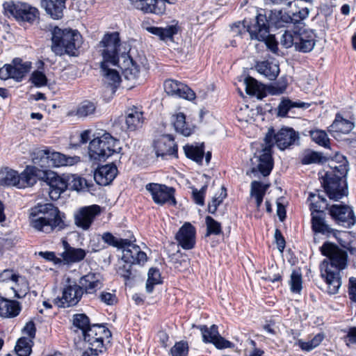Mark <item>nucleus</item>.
I'll return each mask as SVG.
<instances>
[{
    "mask_svg": "<svg viewBox=\"0 0 356 356\" xmlns=\"http://www.w3.org/2000/svg\"><path fill=\"white\" fill-rule=\"evenodd\" d=\"M119 33L114 31L106 33L99 42L100 54L102 57L101 66L105 68L106 63L118 67L124 78L135 80L139 76V67L126 52L120 53Z\"/></svg>",
    "mask_w": 356,
    "mask_h": 356,
    "instance_id": "f257e3e1",
    "label": "nucleus"
},
{
    "mask_svg": "<svg viewBox=\"0 0 356 356\" xmlns=\"http://www.w3.org/2000/svg\"><path fill=\"white\" fill-rule=\"evenodd\" d=\"M298 138V134L292 128H282L277 134H274L273 129H269L265 137V147L251 159L252 172H259L264 177L269 175L273 168L271 154L273 142L279 149L284 150L293 145Z\"/></svg>",
    "mask_w": 356,
    "mask_h": 356,
    "instance_id": "f03ea898",
    "label": "nucleus"
},
{
    "mask_svg": "<svg viewBox=\"0 0 356 356\" xmlns=\"http://www.w3.org/2000/svg\"><path fill=\"white\" fill-rule=\"evenodd\" d=\"M320 250L327 258L321 265V276L327 284V293L336 294L341 285L340 270L347 265V252L330 242L324 243Z\"/></svg>",
    "mask_w": 356,
    "mask_h": 356,
    "instance_id": "7ed1b4c3",
    "label": "nucleus"
},
{
    "mask_svg": "<svg viewBox=\"0 0 356 356\" xmlns=\"http://www.w3.org/2000/svg\"><path fill=\"white\" fill-rule=\"evenodd\" d=\"M65 214L51 203L38 204L31 208L29 214L30 225L38 232L49 234L63 229Z\"/></svg>",
    "mask_w": 356,
    "mask_h": 356,
    "instance_id": "20e7f679",
    "label": "nucleus"
},
{
    "mask_svg": "<svg viewBox=\"0 0 356 356\" xmlns=\"http://www.w3.org/2000/svg\"><path fill=\"white\" fill-rule=\"evenodd\" d=\"M82 43V37L76 30L55 27L52 31L51 50L56 56H76Z\"/></svg>",
    "mask_w": 356,
    "mask_h": 356,
    "instance_id": "39448f33",
    "label": "nucleus"
},
{
    "mask_svg": "<svg viewBox=\"0 0 356 356\" xmlns=\"http://www.w3.org/2000/svg\"><path fill=\"white\" fill-rule=\"evenodd\" d=\"M247 31L251 40L264 42L268 49L277 53V42L270 34L269 22L265 15L258 14L252 21H248Z\"/></svg>",
    "mask_w": 356,
    "mask_h": 356,
    "instance_id": "423d86ee",
    "label": "nucleus"
},
{
    "mask_svg": "<svg viewBox=\"0 0 356 356\" xmlns=\"http://www.w3.org/2000/svg\"><path fill=\"white\" fill-rule=\"evenodd\" d=\"M118 145V140L110 134L104 133L90 141L88 147L89 156L94 160L104 161L117 152Z\"/></svg>",
    "mask_w": 356,
    "mask_h": 356,
    "instance_id": "0eeeda50",
    "label": "nucleus"
},
{
    "mask_svg": "<svg viewBox=\"0 0 356 356\" xmlns=\"http://www.w3.org/2000/svg\"><path fill=\"white\" fill-rule=\"evenodd\" d=\"M36 166L27 165L21 173L11 169H5L0 173V185L6 186H16L24 188L35 184V173Z\"/></svg>",
    "mask_w": 356,
    "mask_h": 356,
    "instance_id": "6e6552de",
    "label": "nucleus"
},
{
    "mask_svg": "<svg viewBox=\"0 0 356 356\" xmlns=\"http://www.w3.org/2000/svg\"><path fill=\"white\" fill-rule=\"evenodd\" d=\"M35 184L38 179L42 180L49 186V195L51 200H57L61 193L67 188L66 177H60L55 172L48 170H39L36 167L35 173Z\"/></svg>",
    "mask_w": 356,
    "mask_h": 356,
    "instance_id": "1a4fd4ad",
    "label": "nucleus"
},
{
    "mask_svg": "<svg viewBox=\"0 0 356 356\" xmlns=\"http://www.w3.org/2000/svg\"><path fill=\"white\" fill-rule=\"evenodd\" d=\"M4 13L8 17H13L17 21L32 23L38 15L36 8L19 1H8L3 3Z\"/></svg>",
    "mask_w": 356,
    "mask_h": 356,
    "instance_id": "9d476101",
    "label": "nucleus"
},
{
    "mask_svg": "<svg viewBox=\"0 0 356 356\" xmlns=\"http://www.w3.org/2000/svg\"><path fill=\"white\" fill-rule=\"evenodd\" d=\"M83 334V339L88 343L91 354L97 355L104 349V340L108 339L111 333L105 326L99 324H93Z\"/></svg>",
    "mask_w": 356,
    "mask_h": 356,
    "instance_id": "9b49d317",
    "label": "nucleus"
},
{
    "mask_svg": "<svg viewBox=\"0 0 356 356\" xmlns=\"http://www.w3.org/2000/svg\"><path fill=\"white\" fill-rule=\"evenodd\" d=\"M145 188L152 195L154 202L159 205L169 204L175 206L177 201L175 197V189L163 184L156 183L147 184Z\"/></svg>",
    "mask_w": 356,
    "mask_h": 356,
    "instance_id": "f8f14e48",
    "label": "nucleus"
},
{
    "mask_svg": "<svg viewBox=\"0 0 356 356\" xmlns=\"http://www.w3.org/2000/svg\"><path fill=\"white\" fill-rule=\"evenodd\" d=\"M101 211L102 209L97 204L79 208L74 213L75 225L84 231L89 229L96 217L101 213Z\"/></svg>",
    "mask_w": 356,
    "mask_h": 356,
    "instance_id": "ddd939ff",
    "label": "nucleus"
},
{
    "mask_svg": "<svg viewBox=\"0 0 356 356\" xmlns=\"http://www.w3.org/2000/svg\"><path fill=\"white\" fill-rule=\"evenodd\" d=\"M322 184L327 195L331 200L337 201L346 195V184L343 178L325 172Z\"/></svg>",
    "mask_w": 356,
    "mask_h": 356,
    "instance_id": "4468645a",
    "label": "nucleus"
},
{
    "mask_svg": "<svg viewBox=\"0 0 356 356\" xmlns=\"http://www.w3.org/2000/svg\"><path fill=\"white\" fill-rule=\"evenodd\" d=\"M329 212L332 218L340 225L350 227L356 223V216L353 209L346 204H333Z\"/></svg>",
    "mask_w": 356,
    "mask_h": 356,
    "instance_id": "2eb2a0df",
    "label": "nucleus"
},
{
    "mask_svg": "<svg viewBox=\"0 0 356 356\" xmlns=\"http://www.w3.org/2000/svg\"><path fill=\"white\" fill-rule=\"evenodd\" d=\"M82 291L76 283L66 285L63 290L62 297L54 299V303L59 307H70L76 305L83 296Z\"/></svg>",
    "mask_w": 356,
    "mask_h": 356,
    "instance_id": "dca6fc26",
    "label": "nucleus"
},
{
    "mask_svg": "<svg viewBox=\"0 0 356 356\" xmlns=\"http://www.w3.org/2000/svg\"><path fill=\"white\" fill-rule=\"evenodd\" d=\"M198 328L202 333V340L204 343H211L218 349H224L233 346L232 342L225 339L219 334L218 327L216 325H212L209 327L207 325H200Z\"/></svg>",
    "mask_w": 356,
    "mask_h": 356,
    "instance_id": "f3484780",
    "label": "nucleus"
},
{
    "mask_svg": "<svg viewBox=\"0 0 356 356\" xmlns=\"http://www.w3.org/2000/svg\"><path fill=\"white\" fill-rule=\"evenodd\" d=\"M154 149L156 156L163 159L169 156H177V146L170 135L161 136L154 142Z\"/></svg>",
    "mask_w": 356,
    "mask_h": 356,
    "instance_id": "a211bd4d",
    "label": "nucleus"
},
{
    "mask_svg": "<svg viewBox=\"0 0 356 356\" xmlns=\"http://www.w3.org/2000/svg\"><path fill=\"white\" fill-rule=\"evenodd\" d=\"M175 239L184 250H191L196 243V229L190 222H185L179 229Z\"/></svg>",
    "mask_w": 356,
    "mask_h": 356,
    "instance_id": "6ab92c4d",
    "label": "nucleus"
},
{
    "mask_svg": "<svg viewBox=\"0 0 356 356\" xmlns=\"http://www.w3.org/2000/svg\"><path fill=\"white\" fill-rule=\"evenodd\" d=\"M165 92L171 96L178 97L188 100L195 99L194 92L183 83L176 80L168 79L164 82Z\"/></svg>",
    "mask_w": 356,
    "mask_h": 356,
    "instance_id": "aec40b11",
    "label": "nucleus"
},
{
    "mask_svg": "<svg viewBox=\"0 0 356 356\" xmlns=\"http://www.w3.org/2000/svg\"><path fill=\"white\" fill-rule=\"evenodd\" d=\"M78 286L83 294H95L103 287L102 277L99 273H88L83 275L79 280Z\"/></svg>",
    "mask_w": 356,
    "mask_h": 356,
    "instance_id": "412c9836",
    "label": "nucleus"
},
{
    "mask_svg": "<svg viewBox=\"0 0 356 356\" xmlns=\"http://www.w3.org/2000/svg\"><path fill=\"white\" fill-rule=\"evenodd\" d=\"M122 250L124 259L131 261L132 264L136 266H142L147 260L146 253L142 251L138 245L134 244L129 239Z\"/></svg>",
    "mask_w": 356,
    "mask_h": 356,
    "instance_id": "4be33fe9",
    "label": "nucleus"
},
{
    "mask_svg": "<svg viewBox=\"0 0 356 356\" xmlns=\"http://www.w3.org/2000/svg\"><path fill=\"white\" fill-rule=\"evenodd\" d=\"M316 35L313 30L303 29L298 31L295 49L302 53H308L313 50L316 44Z\"/></svg>",
    "mask_w": 356,
    "mask_h": 356,
    "instance_id": "5701e85b",
    "label": "nucleus"
},
{
    "mask_svg": "<svg viewBox=\"0 0 356 356\" xmlns=\"http://www.w3.org/2000/svg\"><path fill=\"white\" fill-rule=\"evenodd\" d=\"M131 4L144 13L161 15L165 11L163 0H129Z\"/></svg>",
    "mask_w": 356,
    "mask_h": 356,
    "instance_id": "b1692460",
    "label": "nucleus"
},
{
    "mask_svg": "<svg viewBox=\"0 0 356 356\" xmlns=\"http://www.w3.org/2000/svg\"><path fill=\"white\" fill-rule=\"evenodd\" d=\"M118 169L115 164H106L99 166L95 172L94 179L101 186L109 184L116 177Z\"/></svg>",
    "mask_w": 356,
    "mask_h": 356,
    "instance_id": "393cba45",
    "label": "nucleus"
},
{
    "mask_svg": "<svg viewBox=\"0 0 356 356\" xmlns=\"http://www.w3.org/2000/svg\"><path fill=\"white\" fill-rule=\"evenodd\" d=\"M312 227L316 234H321L329 237L330 236H336L337 231L331 228L325 220L324 213L317 212L312 216Z\"/></svg>",
    "mask_w": 356,
    "mask_h": 356,
    "instance_id": "a878e982",
    "label": "nucleus"
},
{
    "mask_svg": "<svg viewBox=\"0 0 356 356\" xmlns=\"http://www.w3.org/2000/svg\"><path fill=\"white\" fill-rule=\"evenodd\" d=\"M146 30L159 38L163 41H172L173 37L178 33L179 26L177 23L172 24L164 28L156 26H147Z\"/></svg>",
    "mask_w": 356,
    "mask_h": 356,
    "instance_id": "bb28decb",
    "label": "nucleus"
},
{
    "mask_svg": "<svg viewBox=\"0 0 356 356\" xmlns=\"http://www.w3.org/2000/svg\"><path fill=\"white\" fill-rule=\"evenodd\" d=\"M143 123V112L137 107L129 108L126 111L125 124L129 131L140 128Z\"/></svg>",
    "mask_w": 356,
    "mask_h": 356,
    "instance_id": "cd10ccee",
    "label": "nucleus"
},
{
    "mask_svg": "<svg viewBox=\"0 0 356 356\" xmlns=\"http://www.w3.org/2000/svg\"><path fill=\"white\" fill-rule=\"evenodd\" d=\"M348 161L345 156L341 154H337L335 159L331 160L329 163L331 170L326 172L332 173L334 177L343 178L348 173Z\"/></svg>",
    "mask_w": 356,
    "mask_h": 356,
    "instance_id": "c85d7f7f",
    "label": "nucleus"
},
{
    "mask_svg": "<svg viewBox=\"0 0 356 356\" xmlns=\"http://www.w3.org/2000/svg\"><path fill=\"white\" fill-rule=\"evenodd\" d=\"M80 161L79 156H67L57 152L50 151L49 168L73 165Z\"/></svg>",
    "mask_w": 356,
    "mask_h": 356,
    "instance_id": "c756f323",
    "label": "nucleus"
},
{
    "mask_svg": "<svg viewBox=\"0 0 356 356\" xmlns=\"http://www.w3.org/2000/svg\"><path fill=\"white\" fill-rule=\"evenodd\" d=\"M66 0H43L42 3L45 11L53 19H59L63 16Z\"/></svg>",
    "mask_w": 356,
    "mask_h": 356,
    "instance_id": "7c9ffc66",
    "label": "nucleus"
},
{
    "mask_svg": "<svg viewBox=\"0 0 356 356\" xmlns=\"http://www.w3.org/2000/svg\"><path fill=\"white\" fill-rule=\"evenodd\" d=\"M354 128V124L346 119L343 118L340 114H337L332 124L330 126L329 131L336 137L339 134H346Z\"/></svg>",
    "mask_w": 356,
    "mask_h": 356,
    "instance_id": "2f4dec72",
    "label": "nucleus"
},
{
    "mask_svg": "<svg viewBox=\"0 0 356 356\" xmlns=\"http://www.w3.org/2000/svg\"><path fill=\"white\" fill-rule=\"evenodd\" d=\"M136 265L132 264L130 261H127L122 256L118 261L116 267L117 273L123 277L125 281L134 280L138 275V271L135 268Z\"/></svg>",
    "mask_w": 356,
    "mask_h": 356,
    "instance_id": "473e14b6",
    "label": "nucleus"
},
{
    "mask_svg": "<svg viewBox=\"0 0 356 356\" xmlns=\"http://www.w3.org/2000/svg\"><path fill=\"white\" fill-rule=\"evenodd\" d=\"M255 68L259 74L269 80H275L280 73L279 65L268 60L258 62Z\"/></svg>",
    "mask_w": 356,
    "mask_h": 356,
    "instance_id": "72a5a7b5",
    "label": "nucleus"
},
{
    "mask_svg": "<svg viewBox=\"0 0 356 356\" xmlns=\"http://www.w3.org/2000/svg\"><path fill=\"white\" fill-rule=\"evenodd\" d=\"M63 246L65 250L61 256L67 263L79 262L85 258L86 254L84 250L72 248L65 241L63 242Z\"/></svg>",
    "mask_w": 356,
    "mask_h": 356,
    "instance_id": "f704fd0d",
    "label": "nucleus"
},
{
    "mask_svg": "<svg viewBox=\"0 0 356 356\" xmlns=\"http://www.w3.org/2000/svg\"><path fill=\"white\" fill-rule=\"evenodd\" d=\"M307 202L309 204L312 216H313V213H316L317 212L324 213V211L327 209L328 204L327 200L318 192L317 193H311L307 199Z\"/></svg>",
    "mask_w": 356,
    "mask_h": 356,
    "instance_id": "c9c22d12",
    "label": "nucleus"
},
{
    "mask_svg": "<svg viewBox=\"0 0 356 356\" xmlns=\"http://www.w3.org/2000/svg\"><path fill=\"white\" fill-rule=\"evenodd\" d=\"M21 310L19 303L15 300L2 299L0 300V316L12 318L17 316Z\"/></svg>",
    "mask_w": 356,
    "mask_h": 356,
    "instance_id": "e433bc0d",
    "label": "nucleus"
},
{
    "mask_svg": "<svg viewBox=\"0 0 356 356\" xmlns=\"http://www.w3.org/2000/svg\"><path fill=\"white\" fill-rule=\"evenodd\" d=\"M13 79L17 81H21L26 74L30 70L31 64L30 62H23L21 58H14L12 62Z\"/></svg>",
    "mask_w": 356,
    "mask_h": 356,
    "instance_id": "4c0bfd02",
    "label": "nucleus"
},
{
    "mask_svg": "<svg viewBox=\"0 0 356 356\" xmlns=\"http://www.w3.org/2000/svg\"><path fill=\"white\" fill-rule=\"evenodd\" d=\"M110 66L112 65L110 63H106L105 68H103L101 65L100 68L102 72L105 83L109 85L112 88L113 92H115V89L120 86L121 78L119 72L116 70L109 68Z\"/></svg>",
    "mask_w": 356,
    "mask_h": 356,
    "instance_id": "58836bf2",
    "label": "nucleus"
},
{
    "mask_svg": "<svg viewBox=\"0 0 356 356\" xmlns=\"http://www.w3.org/2000/svg\"><path fill=\"white\" fill-rule=\"evenodd\" d=\"M29 290V283L24 277L18 275L15 281V284L10 288L8 294H13L17 298H22L26 296Z\"/></svg>",
    "mask_w": 356,
    "mask_h": 356,
    "instance_id": "ea45409f",
    "label": "nucleus"
},
{
    "mask_svg": "<svg viewBox=\"0 0 356 356\" xmlns=\"http://www.w3.org/2000/svg\"><path fill=\"white\" fill-rule=\"evenodd\" d=\"M325 335L323 333H318L308 341L303 339H298L296 342L297 345L302 351L310 352L317 348L323 341Z\"/></svg>",
    "mask_w": 356,
    "mask_h": 356,
    "instance_id": "a19ab883",
    "label": "nucleus"
},
{
    "mask_svg": "<svg viewBox=\"0 0 356 356\" xmlns=\"http://www.w3.org/2000/svg\"><path fill=\"white\" fill-rule=\"evenodd\" d=\"M49 149H36L31 154V159L34 164L39 165L42 169L49 168Z\"/></svg>",
    "mask_w": 356,
    "mask_h": 356,
    "instance_id": "79ce46f5",
    "label": "nucleus"
},
{
    "mask_svg": "<svg viewBox=\"0 0 356 356\" xmlns=\"http://www.w3.org/2000/svg\"><path fill=\"white\" fill-rule=\"evenodd\" d=\"M172 122L177 132L180 133L184 136H188L191 134L193 129L186 123V116L183 113H179L174 115Z\"/></svg>",
    "mask_w": 356,
    "mask_h": 356,
    "instance_id": "37998d69",
    "label": "nucleus"
},
{
    "mask_svg": "<svg viewBox=\"0 0 356 356\" xmlns=\"http://www.w3.org/2000/svg\"><path fill=\"white\" fill-rule=\"evenodd\" d=\"M184 153L188 159L201 163L203 160L204 150L203 145L197 146L193 145H187L184 147Z\"/></svg>",
    "mask_w": 356,
    "mask_h": 356,
    "instance_id": "c03bdc74",
    "label": "nucleus"
},
{
    "mask_svg": "<svg viewBox=\"0 0 356 356\" xmlns=\"http://www.w3.org/2000/svg\"><path fill=\"white\" fill-rule=\"evenodd\" d=\"M309 9L307 8H302L299 9L298 11L291 12L289 14L284 15L281 17V19H283L286 23H293L296 24L305 19L309 16Z\"/></svg>",
    "mask_w": 356,
    "mask_h": 356,
    "instance_id": "a18cd8bd",
    "label": "nucleus"
},
{
    "mask_svg": "<svg viewBox=\"0 0 356 356\" xmlns=\"http://www.w3.org/2000/svg\"><path fill=\"white\" fill-rule=\"evenodd\" d=\"M307 108L308 104L304 102H293L289 99L282 100L278 106L277 115L280 117H286L288 113L293 108Z\"/></svg>",
    "mask_w": 356,
    "mask_h": 356,
    "instance_id": "49530a36",
    "label": "nucleus"
},
{
    "mask_svg": "<svg viewBox=\"0 0 356 356\" xmlns=\"http://www.w3.org/2000/svg\"><path fill=\"white\" fill-rule=\"evenodd\" d=\"M33 341L27 337H22L18 339L15 350L18 356H29L31 353Z\"/></svg>",
    "mask_w": 356,
    "mask_h": 356,
    "instance_id": "de8ad7c7",
    "label": "nucleus"
},
{
    "mask_svg": "<svg viewBox=\"0 0 356 356\" xmlns=\"http://www.w3.org/2000/svg\"><path fill=\"white\" fill-rule=\"evenodd\" d=\"M245 91L250 95L257 96L259 99L264 97L261 87L256 79L248 76L245 79Z\"/></svg>",
    "mask_w": 356,
    "mask_h": 356,
    "instance_id": "09e8293b",
    "label": "nucleus"
},
{
    "mask_svg": "<svg viewBox=\"0 0 356 356\" xmlns=\"http://www.w3.org/2000/svg\"><path fill=\"white\" fill-rule=\"evenodd\" d=\"M95 110L96 106L93 102L84 101L78 106L76 111V115L78 118H85L92 115Z\"/></svg>",
    "mask_w": 356,
    "mask_h": 356,
    "instance_id": "8fccbe9b",
    "label": "nucleus"
},
{
    "mask_svg": "<svg viewBox=\"0 0 356 356\" xmlns=\"http://www.w3.org/2000/svg\"><path fill=\"white\" fill-rule=\"evenodd\" d=\"M290 289L293 293L300 294L302 289V273L299 270H293L289 280Z\"/></svg>",
    "mask_w": 356,
    "mask_h": 356,
    "instance_id": "3c124183",
    "label": "nucleus"
},
{
    "mask_svg": "<svg viewBox=\"0 0 356 356\" xmlns=\"http://www.w3.org/2000/svg\"><path fill=\"white\" fill-rule=\"evenodd\" d=\"M66 181L67 188L73 191H81L86 185V179L76 175H67Z\"/></svg>",
    "mask_w": 356,
    "mask_h": 356,
    "instance_id": "603ef678",
    "label": "nucleus"
},
{
    "mask_svg": "<svg viewBox=\"0 0 356 356\" xmlns=\"http://www.w3.org/2000/svg\"><path fill=\"white\" fill-rule=\"evenodd\" d=\"M73 325L81 331L82 335L89 329L90 325L89 318L84 314H76L73 316Z\"/></svg>",
    "mask_w": 356,
    "mask_h": 356,
    "instance_id": "864d4df0",
    "label": "nucleus"
},
{
    "mask_svg": "<svg viewBox=\"0 0 356 356\" xmlns=\"http://www.w3.org/2000/svg\"><path fill=\"white\" fill-rule=\"evenodd\" d=\"M161 283V274L159 270L155 268H151L148 272V278L146 283V291L152 293L154 286Z\"/></svg>",
    "mask_w": 356,
    "mask_h": 356,
    "instance_id": "5fc2aeb1",
    "label": "nucleus"
},
{
    "mask_svg": "<svg viewBox=\"0 0 356 356\" xmlns=\"http://www.w3.org/2000/svg\"><path fill=\"white\" fill-rule=\"evenodd\" d=\"M102 238L104 243L118 249H122L124 245H126L127 241L128 240L116 238L110 232L104 233L102 236Z\"/></svg>",
    "mask_w": 356,
    "mask_h": 356,
    "instance_id": "6e6d98bb",
    "label": "nucleus"
},
{
    "mask_svg": "<svg viewBox=\"0 0 356 356\" xmlns=\"http://www.w3.org/2000/svg\"><path fill=\"white\" fill-rule=\"evenodd\" d=\"M310 136L312 140L318 145L324 147H329L330 139L325 131L322 130L311 131Z\"/></svg>",
    "mask_w": 356,
    "mask_h": 356,
    "instance_id": "4d7b16f0",
    "label": "nucleus"
},
{
    "mask_svg": "<svg viewBox=\"0 0 356 356\" xmlns=\"http://www.w3.org/2000/svg\"><path fill=\"white\" fill-rule=\"evenodd\" d=\"M297 31H286L280 38V44L285 48L294 47L296 42Z\"/></svg>",
    "mask_w": 356,
    "mask_h": 356,
    "instance_id": "13d9d810",
    "label": "nucleus"
},
{
    "mask_svg": "<svg viewBox=\"0 0 356 356\" xmlns=\"http://www.w3.org/2000/svg\"><path fill=\"white\" fill-rule=\"evenodd\" d=\"M248 20L244 19L242 22L239 21L234 23L230 28V31L232 34V36L242 37L243 34L248 32Z\"/></svg>",
    "mask_w": 356,
    "mask_h": 356,
    "instance_id": "bf43d9fd",
    "label": "nucleus"
},
{
    "mask_svg": "<svg viewBox=\"0 0 356 356\" xmlns=\"http://www.w3.org/2000/svg\"><path fill=\"white\" fill-rule=\"evenodd\" d=\"M30 79L31 83L38 88L44 86L47 83V78L41 70L33 71Z\"/></svg>",
    "mask_w": 356,
    "mask_h": 356,
    "instance_id": "052dcab7",
    "label": "nucleus"
},
{
    "mask_svg": "<svg viewBox=\"0 0 356 356\" xmlns=\"http://www.w3.org/2000/svg\"><path fill=\"white\" fill-rule=\"evenodd\" d=\"M188 353V343L183 341L177 342L170 349L172 356H187Z\"/></svg>",
    "mask_w": 356,
    "mask_h": 356,
    "instance_id": "680f3d73",
    "label": "nucleus"
},
{
    "mask_svg": "<svg viewBox=\"0 0 356 356\" xmlns=\"http://www.w3.org/2000/svg\"><path fill=\"white\" fill-rule=\"evenodd\" d=\"M206 224L207 227V235L215 234L218 235L221 233V225L220 223L215 220L211 216H207Z\"/></svg>",
    "mask_w": 356,
    "mask_h": 356,
    "instance_id": "e2e57ef3",
    "label": "nucleus"
},
{
    "mask_svg": "<svg viewBox=\"0 0 356 356\" xmlns=\"http://www.w3.org/2000/svg\"><path fill=\"white\" fill-rule=\"evenodd\" d=\"M321 159V156L320 154L312 151H307L303 154L301 159V163L304 165H309L319 163Z\"/></svg>",
    "mask_w": 356,
    "mask_h": 356,
    "instance_id": "0e129e2a",
    "label": "nucleus"
},
{
    "mask_svg": "<svg viewBox=\"0 0 356 356\" xmlns=\"http://www.w3.org/2000/svg\"><path fill=\"white\" fill-rule=\"evenodd\" d=\"M227 193L224 188L218 197H214L211 203L209 204L208 211L209 213L213 214L216 213L218 207L222 202L223 200L226 197Z\"/></svg>",
    "mask_w": 356,
    "mask_h": 356,
    "instance_id": "69168bd1",
    "label": "nucleus"
},
{
    "mask_svg": "<svg viewBox=\"0 0 356 356\" xmlns=\"http://www.w3.org/2000/svg\"><path fill=\"white\" fill-rule=\"evenodd\" d=\"M266 188L263 184L257 181H253L251 183L250 195L252 197L264 196Z\"/></svg>",
    "mask_w": 356,
    "mask_h": 356,
    "instance_id": "338daca9",
    "label": "nucleus"
},
{
    "mask_svg": "<svg viewBox=\"0 0 356 356\" xmlns=\"http://www.w3.org/2000/svg\"><path fill=\"white\" fill-rule=\"evenodd\" d=\"M101 302L106 304L107 305H113L117 302L118 298L115 293L103 291L99 296Z\"/></svg>",
    "mask_w": 356,
    "mask_h": 356,
    "instance_id": "774afa93",
    "label": "nucleus"
}]
</instances>
